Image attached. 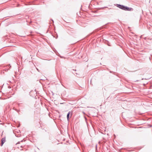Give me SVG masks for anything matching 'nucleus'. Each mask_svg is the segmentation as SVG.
<instances>
[{
  "mask_svg": "<svg viewBox=\"0 0 152 152\" xmlns=\"http://www.w3.org/2000/svg\"><path fill=\"white\" fill-rule=\"evenodd\" d=\"M116 6L120 9L125 11H132L133 10V9L132 8L123 5L117 4Z\"/></svg>",
  "mask_w": 152,
  "mask_h": 152,
  "instance_id": "f257e3e1",
  "label": "nucleus"
},
{
  "mask_svg": "<svg viewBox=\"0 0 152 152\" xmlns=\"http://www.w3.org/2000/svg\"><path fill=\"white\" fill-rule=\"evenodd\" d=\"M1 145L2 146L3 144L5 142V138H2L1 140Z\"/></svg>",
  "mask_w": 152,
  "mask_h": 152,
  "instance_id": "f03ea898",
  "label": "nucleus"
},
{
  "mask_svg": "<svg viewBox=\"0 0 152 152\" xmlns=\"http://www.w3.org/2000/svg\"><path fill=\"white\" fill-rule=\"evenodd\" d=\"M71 113V112L70 111H69V112H68V113L67 114V118L68 121L69 120V115H70V113Z\"/></svg>",
  "mask_w": 152,
  "mask_h": 152,
  "instance_id": "7ed1b4c3",
  "label": "nucleus"
},
{
  "mask_svg": "<svg viewBox=\"0 0 152 152\" xmlns=\"http://www.w3.org/2000/svg\"><path fill=\"white\" fill-rule=\"evenodd\" d=\"M35 67V69H37V70L38 71H39V70H38V69H37V68L36 67Z\"/></svg>",
  "mask_w": 152,
  "mask_h": 152,
  "instance_id": "20e7f679",
  "label": "nucleus"
},
{
  "mask_svg": "<svg viewBox=\"0 0 152 152\" xmlns=\"http://www.w3.org/2000/svg\"><path fill=\"white\" fill-rule=\"evenodd\" d=\"M5 70H6V71H8V69H6Z\"/></svg>",
  "mask_w": 152,
  "mask_h": 152,
  "instance_id": "39448f33",
  "label": "nucleus"
},
{
  "mask_svg": "<svg viewBox=\"0 0 152 152\" xmlns=\"http://www.w3.org/2000/svg\"><path fill=\"white\" fill-rule=\"evenodd\" d=\"M143 79H144V78H142V80H143Z\"/></svg>",
  "mask_w": 152,
  "mask_h": 152,
  "instance_id": "423d86ee",
  "label": "nucleus"
},
{
  "mask_svg": "<svg viewBox=\"0 0 152 152\" xmlns=\"http://www.w3.org/2000/svg\"><path fill=\"white\" fill-rule=\"evenodd\" d=\"M16 110L17 111V112H18V110Z\"/></svg>",
  "mask_w": 152,
  "mask_h": 152,
  "instance_id": "0eeeda50",
  "label": "nucleus"
},
{
  "mask_svg": "<svg viewBox=\"0 0 152 152\" xmlns=\"http://www.w3.org/2000/svg\"><path fill=\"white\" fill-rule=\"evenodd\" d=\"M97 145H96V148H97Z\"/></svg>",
  "mask_w": 152,
  "mask_h": 152,
  "instance_id": "6e6552de",
  "label": "nucleus"
},
{
  "mask_svg": "<svg viewBox=\"0 0 152 152\" xmlns=\"http://www.w3.org/2000/svg\"><path fill=\"white\" fill-rule=\"evenodd\" d=\"M51 20L53 21V20Z\"/></svg>",
  "mask_w": 152,
  "mask_h": 152,
  "instance_id": "1a4fd4ad",
  "label": "nucleus"
},
{
  "mask_svg": "<svg viewBox=\"0 0 152 152\" xmlns=\"http://www.w3.org/2000/svg\"><path fill=\"white\" fill-rule=\"evenodd\" d=\"M139 81V80H137L136 81Z\"/></svg>",
  "mask_w": 152,
  "mask_h": 152,
  "instance_id": "9d476101",
  "label": "nucleus"
}]
</instances>
